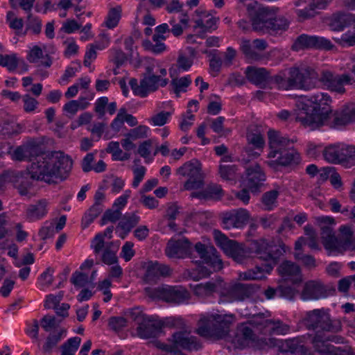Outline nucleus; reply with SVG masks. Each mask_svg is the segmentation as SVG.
Instances as JSON below:
<instances>
[{
  "label": "nucleus",
  "instance_id": "f257e3e1",
  "mask_svg": "<svg viewBox=\"0 0 355 355\" xmlns=\"http://www.w3.org/2000/svg\"><path fill=\"white\" fill-rule=\"evenodd\" d=\"M216 244L228 257L237 263H242L248 257H257L266 261L261 266L241 272L239 277L242 280H259L265 277L276 265L279 257L286 252L285 245H270L265 239L252 241L247 246L234 240L229 239L219 230L214 231Z\"/></svg>",
  "mask_w": 355,
  "mask_h": 355
},
{
  "label": "nucleus",
  "instance_id": "f03ea898",
  "mask_svg": "<svg viewBox=\"0 0 355 355\" xmlns=\"http://www.w3.org/2000/svg\"><path fill=\"white\" fill-rule=\"evenodd\" d=\"M72 165L70 157L62 152H44L27 166V170L32 179L51 183L69 173Z\"/></svg>",
  "mask_w": 355,
  "mask_h": 355
},
{
  "label": "nucleus",
  "instance_id": "7ed1b4c3",
  "mask_svg": "<svg viewBox=\"0 0 355 355\" xmlns=\"http://www.w3.org/2000/svg\"><path fill=\"white\" fill-rule=\"evenodd\" d=\"M302 111L296 117V121L310 130L324 125L331 112L329 104L330 96L327 93L319 92L305 96Z\"/></svg>",
  "mask_w": 355,
  "mask_h": 355
},
{
  "label": "nucleus",
  "instance_id": "20e7f679",
  "mask_svg": "<svg viewBox=\"0 0 355 355\" xmlns=\"http://www.w3.org/2000/svg\"><path fill=\"white\" fill-rule=\"evenodd\" d=\"M270 152L269 158L277 159L268 162V165L275 167L276 164L288 166L298 164L300 161V154L293 148L295 139H289L280 132L269 130L268 132Z\"/></svg>",
  "mask_w": 355,
  "mask_h": 355
},
{
  "label": "nucleus",
  "instance_id": "39448f33",
  "mask_svg": "<svg viewBox=\"0 0 355 355\" xmlns=\"http://www.w3.org/2000/svg\"><path fill=\"white\" fill-rule=\"evenodd\" d=\"M235 320L233 314L203 315L198 321L197 333L205 338H223L228 335Z\"/></svg>",
  "mask_w": 355,
  "mask_h": 355
},
{
  "label": "nucleus",
  "instance_id": "423d86ee",
  "mask_svg": "<svg viewBox=\"0 0 355 355\" xmlns=\"http://www.w3.org/2000/svg\"><path fill=\"white\" fill-rule=\"evenodd\" d=\"M302 322L307 329L316 331L311 339L312 344L313 339L318 334L327 335V332H336L340 329L339 324H335L331 320L329 310L323 308L306 312Z\"/></svg>",
  "mask_w": 355,
  "mask_h": 355
},
{
  "label": "nucleus",
  "instance_id": "0eeeda50",
  "mask_svg": "<svg viewBox=\"0 0 355 355\" xmlns=\"http://www.w3.org/2000/svg\"><path fill=\"white\" fill-rule=\"evenodd\" d=\"M166 74V69L161 68L158 76H142L139 83L137 79L132 78L130 80L129 85L135 96L145 98L149 94L157 91L159 87H164L168 83Z\"/></svg>",
  "mask_w": 355,
  "mask_h": 355
},
{
  "label": "nucleus",
  "instance_id": "6e6552de",
  "mask_svg": "<svg viewBox=\"0 0 355 355\" xmlns=\"http://www.w3.org/2000/svg\"><path fill=\"white\" fill-rule=\"evenodd\" d=\"M323 156L329 163L351 167L355 165V146L345 144L330 145L323 150Z\"/></svg>",
  "mask_w": 355,
  "mask_h": 355
},
{
  "label": "nucleus",
  "instance_id": "1a4fd4ad",
  "mask_svg": "<svg viewBox=\"0 0 355 355\" xmlns=\"http://www.w3.org/2000/svg\"><path fill=\"white\" fill-rule=\"evenodd\" d=\"M247 12L254 31L261 33L270 32L273 10L263 7L257 1H253L247 5Z\"/></svg>",
  "mask_w": 355,
  "mask_h": 355
},
{
  "label": "nucleus",
  "instance_id": "9d476101",
  "mask_svg": "<svg viewBox=\"0 0 355 355\" xmlns=\"http://www.w3.org/2000/svg\"><path fill=\"white\" fill-rule=\"evenodd\" d=\"M329 341L339 343L338 338L334 336L318 334L313 339V347L320 355H355L349 346L335 347Z\"/></svg>",
  "mask_w": 355,
  "mask_h": 355
},
{
  "label": "nucleus",
  "instance_id": "9b49d317",
  "mask_svg": "<svg viewBox=\"0 0 355 355\" xmlns=\"http://www.w3.org/2000/svg\"><path fill=\"white\" fill-rule=\"evenodd\" d=\"M293 89L310 90L317 83V73L309 67H293L288 68Z\"/></svg>",
  "mask_w": 355,
  "mask_h": 355
},
{
  "label": "nucleus",
  "instance_id": "f8f14e48",
  "mask_svg": "<svg viewBox=\"0 0 355 355\" xmlns=\"http://www.w3.org/2000/svg\"><path fill=\"white\" fill-rule=\"evenodd\" d=\"M177 173L184 177H188V180L184 184L185 190L198 189L203 185L200 164L196 159L184 163L178 168Z\"/></svg>",
  "mask_w": 355,
  "mask_h": 355
},
{
  "label": "nucleus",
  "instance_id": "ddd939ff",
  "mask_svg": "<svg viewBox=\"0 0 355 355\" xmlns=\"http://www.w3.org/2000/svg\"><path fill=\"white\" fill-rule=\"evenodd\" d=\"M91 248L96 255L101 254V261L107 265L117 262V248L112 242L105 243L102 234H97L91 243Z\"/></svg>",
  "mask_w": 355,
  "mask_h": 355
},
{
  "label": "nucleus",
  "instance_id": "4468645a",
  "mask_svg": "<svg viewBox=\"0 0 355 355\" xmlns=\"http://www.w3.org/2000/svg\"><path fill=\"white\" fill-rule=\"evenodd\" d=\"M259 317L257 318H260V320L259 321L254 320L253 322L259 328L260 333L270 335H286L290 333L291 326L289 324L280 320L266 319L268 312L259 313Z\"/></svg>",
  "mask_w": 355,
  "mask_h": 355
},
{
  "label": "nucleus",
  "instance_id": "2eb2a0df",
  "mask_svg": "<svg viewBox=\"0 0 355 355\" xmlns=\"http://www.w3.org/2000/svg\"><path fill=\"white\" fill-rule=\"evenodd\" d=\"M317 222L320 226L321 239L325 249L330 252L338 250V239L331 227L335 225V219L331 216H322L317 218Z\"/></svg>",
  "mask_w": 355,
  "mask_h": 355
},
{
  "label": "nucleus",
  "instance_id": "dca6fc26",
  "mask_svg": "<svg viewBox=\"0 0 355 355\" xmlns=\"http://www.w3.org/2000/svg\"><path fill=\"white\" fill-rule=\"evenodd\" d=\"M334 44L331 41L324 37L302 34L295 40L292 49L300 51L304 49H315L331 50Z\"/></svg>",
  "mask_w": 355,
  "mask_h": 355
},
{
  "label": "nucleus",
  "instance_id": "f3484780",
  "mask_svg": "<svg viewBox=\"0 0 355 355\" xmlns=\"http://www.w3.org/2000/svg\"><path fill=\"white\" fill-rule=\"evenodd\" d=\"M320 81L328 89L343 94L345 92L344 86L349 84L351 78L347 74H337L331 71L323 69L319 78Z\"/></svg>",
  "mask_w": 355,
  "mask_h": 355
},
{
  "label": "nucleus",
  "instance_id": "a211bd4d",
  "mask_svg": "<svg viewBox=\"0 0 355 355\" xmlns=\"http://www.w3.org/2000/svg\"><path fill=\"white\" fill-rule=\"evenodd\" d=\"M258 288L257 284L238 283L222 293L221 296L224 297V301L228 302L243 301L254 294Z\"/></svg>",
  "mask_w": 355,
  "mask_h": 355
},
{
  "label": "nucleus",
  "instance_id": "6ab92c4d",
  "mask_svg": "<svg viewBox=\"0 0 355 355\" xmlns=\"http://www.w3.org/2000/svg\"><path fill=\"white\" fill-rule=\"evenodd\" d=\"M257 317H259V314L254 315V318L250 320L249 323H243L238 326L235 336L232 339V343L236 347L244 348L248 346L250 343L255 340L256 334L254 333L250 326H254L259 330V328L253 322L254 320H257L258 321L260 320V318H257Z\"/></svg>",
  "mask_w": 355,
  "mask_h": 355
},
{
  "label": "nucleus",
  "instance_id": "aec40b11",
  "mask_svg": "<svg viewBox=\"0 0 355 355\" xmlns=\"http://www.w3.org/2000/svg\"><path fill=\"white\" fill-rule=\"evenodd\" d=\"M195 250L202 261L212 267L214 270L223 268L221 259H219L216 249L211 245L198 242L195 245Z\"/></svg>",
  "mask_w": 355,
  "mask_h": 355
},
{
  "label": "nucleus",
  "instance_id": "412c9836",
  "mask_svg": "<svg viewBox=\"0 0 355 355\" xmlns=\"http://www.w3.org/2000/svg\"><path fill=\"white\" fill-rule=\"evenodd\" d=\"M192 251L191 243L186 238L178 240L171 239L165 250V253L169 258L184 259L190 256Z\"/></svg>",
  "mask_w": 355,
  "mask_h": 355
},
{
  "label": "nucleus",
  "instance_id": "4be33fe9",
  "mask_svg": "<svg viewBox=\"0 0 355 355\" xmlns=\"http://www.w3.org/2000/svg\"><path fill=\"white\" fill-rule=\"evenodd\" d=\"M250 214L245 209H233L223 214L222 223L225 229L242 227L249 220Z\"/></svg>",
  "mask_w": 355,
  "mask_h": 355
},
{
  "label": "nucleus",
  "instance_id": "5701e85b",
  "mask_svg": "<svg viewBox=\"0 0 355 355\" xmlns=\"http://www.w3.org/2000/svg\"><path fill=\"white\" fill-rule=\"evenodd\" d=\"M42 153L41 147L33 141L18 146L12 153V158L17 161H28L32 163Z\"/></svg>",
  "mask_w": 355,
  "mask_h": 355
},
{
  "label": "nucleus",
  "instance_id": "b1692460",
  "mask_svg": "<svg viewBox=\"0 0 355 355\" xmlns=\"http://www.w3.org/2000/svg\"><path fill=\"white\" fill-rule=\"evenodd\" d=\"M159 297L163 300L173 303L182 304L189 298V293L183 288L178 286H166L158 289Z\"/></svg>",
  "mask_w": 355,
  "mask_h": 355
},
{
  "label": "nucleus",
  "instance_id": "393cba45",
  "mask_svg": "<svg viewBox=\"0 0 355 355\" xmlns=\"http://www.w3.org/2000/svg\"><path fill=\"white\" fill-rule=\"evenodd\" d=\"M264 180L265 174L259 164H254L246 168V178L243 180V185L251 192H257Z\"/></svg>",
  "mask_w": 355,
  "mask_h": 355
},
{
  "label": "nucleus",
  "instance_id": "a878e982",
  "mask_svg": "<svg viewBox=\"0 0 355 355\" xmlns=\"http://www.w3.org/2000/svg\"><path fill=\"white\" fill-rule=\"evenodd\" d=\"M331 293L332 291L327 288L320 282L309 281L304 286L302 298L304 300H319L327 297Z\"/></svg>",
  "mask_w": 355,
  "mask_h": 355
},
{
  "label": "nucleus",
  "instance_id": "bb28decb",
  "mask_svg": "<svg viewBox=\"0 0 355 355\" xmlns=\"http://www.w3.org/2000/svg\"><path fill=\"white\" fill-rule=\"evenodd\" d=\"M159 318L148 316L147 319L137 327V334L141 338L148 339L157 337L162 332Z\"/></svg>",
  "mask_w": 355,
  "mask_h": 355
},
{
  "label": "nucleus",
  "instance_id": "cd10ccee",
  "mask_svg": "<svg viewBox=\"0 0 355 355\" xmlns=\"http://www.w3.org/2000/svg\"><path fill=\"white\" fill-rule=\"evenodd\" d=\"M248 80L254 85L265 88L270 79L269 73L265 68L248 67L245 69Z\"/></svg>",
  "mask_w": 355,
  "mask_h": 355
},
{
  "label": "nucleus",
  "instance_id": "c85d7f7f",
  "mask_svg": "<svg viewBox=\"0 0 355 355\" xmlns=\"http://www.w3.org/2000/svg\"><path fill=\"white\" fill-rule=\"evenodd\" d=\"M221 287L220 281H209L205 283L198 284L193 287L195 295L200 298H205L218 292Z\"/></svg>",
  "mask_w": 355,
  "mask_h": 355
},
{
  "label": "nucleus",
  "instance_id": "c756f323",
  "mask_svg": "<svg viewBox=\"0 0 355 355\" xmlns=\"http://www.w3.org/2000/svg\"><path fill=\"white\" fill-rule=\"evenodd\" d=\"M170 272L171 270L168 266L155 262L150 263L148 266L145 277L146 281L152 282H155L160 277L169 275Z\"/></svg>",
  "mask_w": 355,
  "mask_h": 355
},
{
  "label": "nucleus",
  "instance_id": "7c9ffc66",
  "mask_svg": "<svg viewBox=\"0 0 355 355\" xmlns=\"http://www.w3.org/2000/svg\"><path fill=\"white\" fill-rule=\"evenodd\" d=\"M279 274L286 279L294 278V282L300 281V267L290 261H284L278 268Z\"/></svg>",
  "mask_w": 355,
  "mask_h": 355
},
{
  "label": "nucleus",
  "instance_id": "2f4dec72",
  "mask_svg": "<svg viewBox=\"0 0 355 355\" xmlns=\"http://www.w3.org/2000/svg\"><path fill=\"white\" fill-rule=\"evenodd\" d=\"M47 201L45 199L39 200L35 205H31L26 210V216L30 221L39 220L47 213Z\"/></svg>",
  "mask_w": 355,
  "mask_h": 355
},
{
  "label": "nucleus",
  "instance_id": "473e14b6",
  "mask_svg": "<svg viewBox=\"0 0 355 355\" xmlns=\"http://www.w3.org/2000/svg\"><path fill=\"white\" fill-rule=\"evenodd\" d=\"M89 105L86 97L80 96L77 100H71L63 106L66 115L72 118L79 110H84Z\"/></svg>",
  "mask_w": 355,
  "mask_h": 355
},
{
  "label": "nucleus",
  "instance_id": "72a5a7b5",
  "mask_svg": "<svg viewBox=\"0 0 355 355\" xmlns=\"http://www.w3.org/2000/svg\"><path fill=\"white\" fill-rule=\"evenodd\" d=\"M281 193V187L275 186L273 189L265 192L261 197L262 207L264 210L272 211L277 207V198Z\"/></svg>",
  "mask_w": 355,
  "mask_h": 355
},
{
  "label": "nucleus",
  "instance_id": "f704fd0d",
  "mask_svg": "<svg viewBox=\"0 0 355 355\" xmlns=\"http://www.w3.org/2000/svg\"><path fill=\"white\" fill-rule=\"evenodd\" d=\"M355 121V105H347L334 119V126L345 125Z\"/></svg>",
  "mask_w": 355,
  "mask_h": 355
},
{
  "label": "nucleus",
  "instance_id": "c9c22d12",
  "mask_svg": "<svg viewBox=\"0 0 355 355\" xmlns=\"http://www.w3.org/2000/svg\"><path fill=\"white\" fill-rule=\"evenodd\" d=\"M355 15L350 16L345 13L334 14L329 22V27L334 31H341L347 26Z\"/></svg>",
  "mask_w": 355,
  "mask_h": 355
},
{
  "label": "nucleus",
  "instance_id": "e433bc0d",
  "mask_svg": "<svg viewBox=\"0 0 355 355\" xmlns=\"http://www.w3.org/2000/svg\"><path fill=\"white\" fill-rule=\"evenodd\" d=\"M289 75L288 69L280 71L272 78V80L276 85V87L279 90H292L293 86Z\"/></svg>",
  "mask_w": 355,
  "mask_h": 355
},
{
  "label": "nucleus",
  "instance_id": "4c0bfd02",
  "mask_svg": "<svg viewBox=\"0 0 355 355\" xmlns=\"http://www.w3.org/2000/svg\"><path fill=\"white\" fill-rule=\"evenodd\" d=\"M286 347L289 355H310L304 346L302 338L296 337L288 339L286 342Z\"/></svg>",
  "mask_w": 355,
  "mask_h": 355
},
{
  "label": "nucleus",
  "instance_id": "58836bf2",
  "mask_svg": "<svg viewBox=\"0 0 355 355\" xmlns=\"http://www.w3.org/2000/svg\"><path fill=\"white\" fill-rule=\"evenodd\" d=\"M66 330L60 329L51 333L46 338V342L43 345V351L45 353H51L52 349L65 337Z\"/></svg>",
  "mask_w": 355,
  "mask_h": 355
},
{
  "label": "nucleus",
  "instance_id": "ea45409f",
  "mask_svg": "<svg viewBox=\"0 0 355 355\" xmlns=\"http://www.w3.org/2000/svg\"><path fill=\"white\" fill-rule=\"evenodd\" d=\"M139 220L140 217L135 213H125L119 223L118 227L123 230L126 235L139 223Z\"/></svg>",
  "mask_w": 355,
  "mask_h": 355
},
{
  "label": "nucleus",
  "instance_id": "a19ab883",
  "mask_svg": "<svg viewBox=\"0 0 355 355\" xmlns=\"http://www.w3.org/2000/svg\"><path fill=\"white\" fill-rule=\"evenodd\" d=\"M340 235L337 239H338L339 249L343 248L347 250V247L350 246L351 242L353 241V232L350 227L342 225L339 228Z\"/></svg>",
  "mask_w": 355,
  "mask_h": 355
},
{
  "label": "nucleus",
  "instance_id": "79ce46f5",
  "mask_svg": "<svg viewBox=\"0 0 355 355\" xmlns=\"http://www.w3.org/2000/svg\"><path fill=\"white\" fill-rule=\"evenodd\" d=\"M80 343L81 338L77 336L68 339L60 347L61 355H75Z\"/></svg>",
  "mask_w": 355,
  "mask_h": 355
},
{
  "label": "nucleus",
  "instance_id": "37998d69",
  "mask_svg": "<svg viewBox=\"0 0 355 355\" xmlns=\"http://www.w3.org/2000/svg\"><path fill=\"white\" fill-rule=\"evenodd\" d=\"M162 329L164 327L184 329L185 323L184 320L180 316H169L164 318H159Z\"/></svg>",
  "mask_w": 355,
  "mask_h": 355
},
{
  "label": "nucleus",
  "instance_id": "c03bdc74",
  "mask_svg": "<svg viewBox=\"0 0 355 355\" xmlns=\"http://www.w3.org/2000/svg\"><path fill=\"white\" fill-rule=\"evenodd\" d=\"M246 139L248 145H251L258 150H263L265 146V140L263 135L259 132H248L246 135Z\"/></svg>",
  "mask_w": 355,
  "mask_h": 355
},
{
  "label": "nucleus",
  "instance_id": "a18cd8bd",
  "mask_svg": "<svg viewBox=\"0 0 355 355\" xmlns=\"http://www.w3.org/2000/svg\"><path fill=\"white\" fill-rule=\"evenodd\" d=\"M19 64V59L17 54L9 55L0 54V65L6 67L9 71H15Z\"/></svg>",
  "mask_w": 355,
  "mask_h": 355
},
{
  "label": "nucleus",
  "instance_id": "49530a36",
  "mask_svg": "<svg viewBox=\"0 0 355 355\" xmlns=\"http://www.w3.org/2000/svg\"><path fill=\"white\" fill-rule=\"evenodd\" d=\"M121 16V8L120 6L111 8L108 12L105 21V26L108 28H113L116 27L119 21Z\"/></svg>",
  "mask_w": 355,
  "mask_h": 355
},
{
  "label": "nucleus",
  "instance_id": "de8ad7c7",
  "mask_svg": "<svg viewBox=\"0 0 355 355\" xmlns=\"http://www.w3.org/2000/svg\"><path fill=\"white\" fill-rule=\"evenodd\" d=\"M353 30H349L343 33L340 38H334V40L343 46H354L355 45V16L353 18Z\"/></svg>",
  "mask_w": 355,
  "mask_h": 355
},
{
  "label": "nucleus",
  "instance_id": "09e8293b",
  "mask_svg": "<svg viewBox=\"0 0 355 355\" xmlns=\"http://www.w3.org/2000/svg\"><path fill=\"white\" fill-rule=\"evenodd\" d=\"M191 79L190 76H186L180 78H175L171 81L173 86L174 92L179 96L180 92H185L186 88L191 84Z\"/></svg>",
  "mask_w": 355,
  "mask_h": 355
},
{
  "label": "nucleus",
  "instance_id": "8fccbe9b",
  "mask_svg": "<svg viewBox=\"0 0 355 355\" xmlns=\"http://www.w3.org/2000/svg\"><path fill=\"white\" fill-rule=\"evenodd\" d=\"M289 25L288 21L282 16H276L273 11L270 31H286Z\"/></svg>",
  "mask_w": 355,
  "mask_h": 355
},
{
  "label": "nucleus",
  "instance_id": "3c124183",
  "mask_svg": "<svg viewBox=\"0 0 355 355\" xmlns=\"http://www.w3.org/2000/svg\"><path fill=\"white\" fill-rule=\"evenodd\" d=\"M42 20L31 13L27 15L26 31L31 30L33 34L39 35L42 31Z\"/></svg>",
  "mask_w": 355,
  "mask_h": 355
},
{
  "label": "nucleus",
  "instance_id": "603ef678",
  "mask_svg": "<svg viewBox=\"0 0 355 355\" xmlns=\"http://www.w3.org/2000/svg\"><path fill=\"white\" fill-rule=\"evenodd\" d=\"M323 6L321 4H316L315 1L309 3V8H305L301 10H297L296 14L300 21H304L314 17L315 8H322Z\"/></svg>",
  "mask_w": 355,
  "mask_h": 355
},
{
  "label": "nucleus",
  "instance_id": "864d4df0",
  "mask_svg": "<svg viewBox=\"0 0 355 355\" xmlns=\"http://www.w3.org/2000/svg\"><path fill=\"white\" fill-rule=\"evenodd\" d=\"M262 151L263 150L256 149L252 146L247 144L243 148L241 162L246 164L251 159L259 157Z\"/></svg>",
  "mask_w": 355,
  "mask_h": 355
},
{
  "label": "nucleus",
  "instance_id": "5fc2aeb1",
  "mask_svg": "<svg viewBox=\"0 0 355 355\" xmlns=\"http://www.w3.org/2000/svg\"><path fill=\"white\" fill-rule=\"evenodd\" d=\"M219 21V18L211 17L205 21L202 19H198L195 21L196 25L194 28H200L205 31H211L217 28V23Z\"/></svg>",
  "mask_w": 355,
  "mask_h": 355
},
{
  "label": "nucleus",
  "instance_id": "6e6d98bb",
  "mask_svg": "<svg viewBox=\"0 0 355 355\" xmlns=\"http://www.w3.org/2000/svg\"><path fill=\"white\" fill-rule=\"evenodd\" d=\"M303 245H308L312 250H319V245L317 241V236L311 238L300 237L295 243V251H299Z\"/></svg>",
  "mask_w": 355,
  "mask_h": 355
},
{
  "label": "nucleus",
  "instance_id": "4d7b16f0",
  "mask_svg": "<svg viewBox=\"0 0 355 355\" xmlns=\"http://www.w3.org/2000/svg\"><path fill=\"white\" fill-rule=\"evenodd\" d=\"M237 168L236 165H220L219 173L222 179L225 180H234L235 179Z\"/></svg>",
  "mask_w": 355,
  "mask_h": 355
},
{
  "label": "nucleus",
  "instance_id": "13d9d810",
  "mask_svg": "<svg viewBox=\"0 0 355 355\" xmlns=\"http://www.w3.org/2000/svg\"><path fill=\"white\" fill-rule=\"evenodd\" d=\"M127 326V320L121 316H112L108 320V327L115 332L121 331Z\"/></svg>",
  "mask_w": 355,
  "mask_h": 355
},
{
  "label": "nucleus",
  "instance_id": "bf43d9fd",
  "mask_svg": "<svg viewBox=\"0 0 355 355\" xmlns=\"http://www.w3.org/2000/svg\"><path fill=\"white\" fill-rule=\"evenodd\" d=\"M164 40H165V37L164 35H154L153 36V40L155 44L149 42L148 49L155 54L162 53L166 49L165 44L162 42Z\"/></svg>",
  "mask_w": 355,
  "mask_h": 355
},
{
  "label": "nucleus",
  "instance_id": "052dcab7",
  "mask_svg": "<svg viewBox=\"0 0 355 355\" xmlns=\"http://www.w3.org/2000/svg\"><path fill=\"white\" fill-rule=\"evenodd\" d=\"M207 199L220 200L224 195L220 185L210 184L205 189Z\"/></svg>",
  "mask_w": 355,
  "mask_h": 355
},
{
  "label": "nucleus",
  "instance_id": "680f3d73",
  "mask_svg": "<svg viewBox=\"0 0 355 355\" xmlns=\"http://www.w3.org/2000/svg\"><path fill=\"white\" fill-rule=\"evenodd\" d=\"M149 128L146 125H139L137 128L131 129L125 135L133 140L147 137Z\"/></svg>",
  "mask_w": 355,
  "mask_h": 355
},
{
  "label": "nucleus",
  "instance_id": "e2e57ef3",
  "mask_svg": "<svg viewBox=\"0 0 355 355\" xmlns=\"http://www.w3.org/2000/svg\"><path fill=\"white\" fill-rule=\"evenodd\" d=\"M121 211L118 209H107L101 218V224L105 225L108 221L115 223L121 218Z\"/></svg>",
  "mask_w": 355,
  "mask_h": 355
},
{
  "label": "nucleus",
  "instance_id": "0e129e2a",
  "mask_svg": "<svg viewBox=\"0 0 355 355\" xmlns=\"http://www.w3.org/2000/svg\"><path fill=\"white\" fill-rule=\"evenodd\" d=\"M127 315L135 321L138 326L144 322L148 317L143 313L142 310L139 307H135L130 309L127 313Z\"/></svg>",
  "mask_w": 355,
  "mask_h": 355
},
{
  "label": "nucleus",
  "instance_id": "69168bd1",
  "mask_svg": "<svg viewBox=\"0 0 355 355\" xmlns=\"http://www.w3.org/2000/svg\"><path fill=\"white\" fill-rule=\"evenodd\" d=\"M71 282L76 287H84L88 283V275L76 270L71 275Z\"/></svg>",
  "mask_w": 355,
  "mask_h": 355
},
{
  "label": "nucleus",
  "instance_id": "338daca9",
  "mask_svg": "<svg viewBox=\"0 0 355 355\" xmlns=\"http://www.w3.org/2000/svg\"><path fill=\"white\" fill-rule=\"evenodd\" d=\"M170 112H160L159 113L152 116L149 121L155 126H162L166 123L168 118L171 116Z\"/></svg>",
  "mask_w": 355,
  "mask_h": 355
},
{
  "label": "nucleus",
  "instance_id": "774afa93",
  "mask_svg": "<svg viewBox=\"0 0 355 355\" xmlns=\"http://www.w3.org/2000/svg\"><path fill=\"white\" fill-rule=\"evenodd\" d=\"M24 103V110L26 112H32L35 110L39 102L29 94H25L21 97Z\"/></svg>",
  "mask_w": 355,
  "mask_h": 355
}]
</instances>
